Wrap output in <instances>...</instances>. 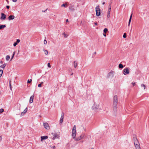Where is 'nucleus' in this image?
<instances>
[{"label": "nucleus", "mask_w": 149, "mask_h": 149, "mask_svg": "<svg viewBox=\"0 0 149 149\" xmlns=\"http://www.w3.org/2000/svg\"><path fill=\"white\" fill-rule=\"evenodd\" d=\"M118 102V96L117 95H115L113 97V109L114 111H116V110L117 108Z\"/></svg>", "instance_id": "1"}, {"label": "nucleus", "mask_w": 149, "mask_h": 149, "mask_svg": "<svg viewBox=\"0 0 149 149\" xmlns=\"http://www.w3.org/2000/svg\"><path fill=\"white\" fill-rule=\"evenodd\" d=\"M76 127L75 125H74L72 131V136L73 137V139L75 138L76 134Z\"/></svg>", "instance_id": "2"}, {"label": "nucleus", "mask_w": 149, "mask_h": 149, "mask_svg": "<svg viewBox=\"0 0 149 149\" xmlns=\"http://www.w3.org/2000/svg\"><path fill=\"white\" fill-rule=\"evenodd\" d=\"M114 72L113 71H111L109 72L107 75V78H112L114 76Z\"/></svg>", "instance_id": "3"}, {"label": "nucleus", "mask_w": 149, "mask_h": 149, "mask_svg": "<svg viewBox=\"0 0 149 149\" xmlns=\"http://www.w3.org/2000/svg\"><path fill=\"white\" fill-rule=\"evenodd\" d=\"M95 10L96 15L97 16H99L100 15V11L99 6H98L95 8Z\"/></svg>", "instance_id": "4"}, {"label": "nucleus", "mask_w": 149, "mask_h": 149, "mask_svg": "<svg viewBox=\"0 0 149 149\" xmlns=\"http://www.w3.org/2000/svg\"><path fill=\"white\" fill-rule=\"evenodd\" d=\"M84 136V134H82L79 137H77V138H74L75 140L76 141H79L81 139H82L83 138Z\"/></svg>", "instance_id": "5"}, {"label": "nucleus", "mask_w": 149, "mask_h": 149, "mask_svg": "<svg viewBox=\"0 0 149 149\" xmlns=\"http://www.w3.org/2000/svg\"><path fill=\"white\" fill-rule=\"evenodd\" d=\"M123 74L124 75H126L129 73L130 71L128 68H126L124 69Z\"/></svg>", "instance_id": "6"}, {"label": "nucleus", "mask_w": 149, "mask_h": 149, "mask_svg": "<svg viewBox=\"0 0 149 149\" xmlns=\"http://www.w3.org/2000/svg\"><path fill=\"white\" fill-rule=\"evenodd\" d=\"M43 126L47 130L49 129V127L48 124L47 123H43Z\"/></svg>", "instance_id": "7"}, {"label": "nucleus", "mask_w": 149, "mask_h": 149, "mask_svg": "<svg viewBox=\"0 0 149 149\" xmlns=\"http://www.w3.org/2000/svg\"><path fill=\"white\" fill-rule=\"evenodd\" d=\"M6 18V15L3 13H1V16L0 19L2 20H4Z\"/></svg>", "instance_id": "8"}, {"label": "nucleus", "mask_w": 149, "mask_h": 149, "mask_svg": "<svg viewBox=\"0 0 149 149\" xmlns=\"http://www.w3.org/2000/svg\"><path fill=\"white\" fill-rule=\"evenodd\" d=\"M59 137V135L57 133H55L54 135V137L52 138V140H54L56 138H58Z\"/></svg>", "instance_id": "9"}, {"label": "nucleus", "mask_w": 149, "mask_h": 149, "mask_svg": "<svg viewBox=\"0 0 149 149\" xmlns=\"http://www.w3.org/2000/svg\"><path fill=\"white\" fill-rule=\"evenodd\" d=\"M15 18V16L13 15H10L8 18V20H10L13 19Z\"/></svg>", "instance_id": "10"}, {"label": "nucleus", "mask_w": 149, "mask_h": 149, "mask_svg": "<svg viewBox=\"0 0 149 149\" xmlns=\"http://www.w3.org/2000/svg\"><path fill=\"white\" fill-rule=\"evenodd\" d=\"M134 144L135 146L140 145L139 142L138 141V140H136V141H134Z\"/></svg>", "instance_id": "11"}, {"label": "nucleus", "mask_w": 149, "mask_h": 149, "mask_svg": "<svg viewBox=\"0 0 149 149\" xmlns=\"http://www.w3.org/2000/svg\"><path fill=\"white\" fill-rule=\"evenodd\" d=\"M48 138V136H41V140L42 141L43 140L46 139Z\"/></svg>", "instance_id": "12"}, {"label": "nucleus", "mask_w": 149, "mask_h": 149, "mask_svg": "<svg viewBox=\"0 0 149 149\" xmlns=\"http://www.w3.org/2000/svg\"><path fill=\"white\" fill-rule=\"evenodd\" d=\"M33 95L32 96L30 97V103H32L33 102Z\"/></svg>", "instance_id": "13"}, {"label": "nucleus", "mask_w": 149, "mask_h": 149, "mask_svg": "<svg viewBox=\"0 0 149 149\" xmlns=\"http://www.w3.org/2000/svg\"><path fill=\"white\" fill-rule=\"evenodd\" d=\"M132 14L130 16V18L129 20V22H128V26H129L130 25V23L131 21L132 18Z\"/></svg>", "instance_id": "14"}, {"label": "nucleus", "mask_w": 149, "mask_h": 149, "mask_svg": "<svg viewBox=\"0 0 149 149\" xmlns=\"http://www.w3.org/2000/svg\"><path fill=\"white\" fill-rule=\"evenodd\" d=\"M118 67L119 68L122 69L123 68V66L122 64L120 63Z\"/></svg>", "instance_id": "15"}, {"label": "nucleus", "mask_w": 149, "mask_h": 149, "mask_svg": "<svg viewBox=\"0 0 149 149\" xmlns=\"http://www.w3.org/2000/svg\"><path fill=\"white\" fill-rule=\"evenodd\" d=\"M6 64L4 63L3 65H1L0 67L3 68H4L6 66Z\"/></svg>", "instance_id": "16"}, {"label": "nucleus", "mask_w": 149, "mask_h": 149, "mask_svg": "<svg viewBox=\"0 0 149 149\" xmlns=\"http://www.w3.org/2000/svg\"><path fill=\"white\" fill-rule=\"evenodd\" d=\"M6 27V25H0V29H2L3 28Z\"/></svg>", "instance_id": "17"}, {"label": "nucleus", "mask_w": 149, "mask_h": 149, "mask_svg": "<svg viewBox=\"0 0 149 149\" xmlns=\"http://www.w3.org/2000/svg\"><path fill=\"white\" fill-rule=\"evenodd\" d=\"M141 87L142 88H143V89H144V90L145 89V88H146V86L145 85H144L143 84H141Z\"/></svg>", "instance_id": "18"}, {"label": "nucleus", "mask_w": 149, "mask_h": 149, "mask_svg": "<svg viewBox=\"0 0 149 149\" xmlns=\"http://www.w3.org/2000/svg\"><path fill=\"white\" fill-rule=\"evenodd\" d=\"M63 118H64V114L62 112V114H61V116L60 118V120H63Z\"/></svg>", "instance_id": "19"}, {"label": "nucleus", "mask_w": 149, "mask_h": 149, "mask_svg": "<svg viewBox=\"0 0 149 149\" xmlns=\"http://www.w3.org/2000/svg\"><path fill=\"white\" fill-rule=\"evenodd\" d=\"M110 16V11H108L107 12V17L109 18Z\"/></svg>", "instance_id": "20"}, {"label": "nucleus", "mask_w": 149, "mask_h": 149, "mask_svg": "<svg viewBox=\"0 0 149 149\" xmlns=\"http://www.w3.org/2000/svg\"><path fill=\"white\" fill-rule=\"evenodd\" d=\"M69 10L70 11H74V9L72 7L69 8Z\"/></svg>", "instance_id": "21"}, {"label": "nucleus", "mask_w": 149, "mask_h": 149, "mask_svg": "<svg viewBox=\"0 0 149 149\" xmlns=\"http://www.w3.org/2000/svg\"><path fill=\"white\" fill-rule=\"evenodd\" d=\"M10 58V56H9L8 55H7L6 56V59L7 61H8L9 60V59Z\"/></svg>", "instance_id": "22"}, {"label": "nucleus", "mask_w": 149, "mask_h": 149, "mask_svg": "<svg viewBox=\"0 0 149 149\" xmlns=\"http://www.w3.org/2000/svg\"><path fill=\"white\" fill-rule=\"evenodd\" d=\"M43 51L44 52L45 54L46 55H47L48 53V51L47 50H43Z\"/></svg>", "instance_id": "23"}, {"label": "nucleus", "mask_w": 149, "mask_h": 149, "mask_svg": "<svg viewBox=\"0 0 149 149\" xmlns=\"http://www.w3.org/2000/svg\"><path fill=\"white\" fill-rule=\"evenodd\" d=\"M133 140L134 141H136V140H137V139L136 138V135H134L133 136Z\"/></svg>", "instance_id": "24"}, {"label": "nucleus", "mask_w": 149, "mask_h": 149, "mask_svg": "<svg viewBox=\"0 0 149 149\" xmlns=\"http://www.w3.org/2000/svg\"><path fill=\"white\" fill-rule=\"evenodd\" d=\"M77 65V63H75V61L74 62V66L75 68H76Z\"/></svg>", "instance_id": "25"}, {"label": "nucleus", "mask_w": 149, "mask_h": 149, "mask_svg": "<svg viewBox=\"0 0 149 149\" xmlns=\"http://www.w3.org/2000/svg\"><path fill=\"white\" fill-rule=\"evenodd\" d=\"M27 108L26 107L24 110V111L23 112H24V113H25L27 112Z\"/></svg>", "instance_id": "26"}, {"label": "nucleus", "mask_w": 149, "mask_h": 149, "mask_svg": "<svg viewBox=\"0 0 149 149\" xmlns=\"http://www.w3.org/2000/svg\"><path fill=\"white\" fill-rule=\"evenodd\" d=\"M3 73V70H0V77H1Z\"/></svg>", "instance_id": "27"}, {"label": "nucleus", "mask_w": 149, "mask_h": 149, "mask_svg": "<svg viewBox=\"0 0 149 149\" xmlns=\"http://www.w3.org/2000/svg\"><path fill=\"white\" fill-rule=\"evenodd\" d=\"M108 31V29L107 28H105L104 30V32L106 33Z\"/></svg>", "instance_id": "28"}, {"label": "nucleus", "mask_w": 149, "mask_h": 149, "mask_svg": "<svg viewBox=\"0 0 149 149\" xmlns=\"http://www.w3.org/2000/svg\"><path fill=\"white\" fill-rule=\"evenodd\" d=\"M63 34L64 35V38H66L67 37V36L65 33H63Z\"/></svg>", "instance_id": "29"}, {"label": "nucleus", "mask_w": 149, "mask_h": 149, "mask_svg": "<svg viewBox=\"0 0 149 149\" xmlns=\"http://www.w3.org/2000/svg\"><path fill=\"white\" fill-rule=\"evenodd\" d=\"M61 7H64L65 8H66L67 7V6H66L65 5V4H62L61 6Z\"/></svg>", "instance_id": "30"}, {"label": "nucleus", "mask_w": 149, "mask_h": 149, "mask_svg": "<svg viewBox=\"0 0 149 149\" xmlns=\"http://www.w3.org/2000/svg\"><path fill=\"white\" fill-rule=\"evenodd\" d=\"M32 81V79H30V80L28 79L27 81V83H30Z\"/></svg>", "instance_id": "31"}, {"label": "nucleus", "mask_w": 149, "mask_h": 149, "mask_svg": "<svg viewBox=\"0 0 149 149\" xmlns=\"http://www.w3.org/2000/svg\"><path fill=\"white\" fill-rule=\"evenodd\" d=\"M4 111V110L3 109H0V113H2Z\"/></svg>", "instance_id": "32"}, {"label": "nucleus", "mask_w": 149, "mask_h": 149, "mask_svg": "<svg viewBox=\"0 0 149 149\" xmlns=\"http://www.w3.org/2000/svg\"><path fill=\"white\" fill-rule=\"evenodd\" d=\"M126 37V33H124L123 35V37L125 38Z\"/></svg>", "instance_id": "33"}, {"label": "nucleus", "mask_w": 149, "mask_h": 149, "mask_svg": "<svg viewBox=\"0 0 149 149\" xmlns=\"http://www.w3.org/2000/svg\"><path fill=\"white\" fill-rule=\"evenodd\" d=\"M47 66L49 68H50L51 67V66L50 65V63H48V64H47Z\"/></svg>", "instance_id": "34"}, {"label": "nucleus", "mask_w": 149, "mask_h": 149, "mask_svg": "<svg viewBox=\"0 0 149 149\" xmlns=\"http://www.w3.org/2000/svg\"><path fill=\"white\" fill-rule=\"evenodd\" d=\"M17 43L16 42H15L13 44V46L14 47H15L17 45Z\"/></svg>", "instance_id": "35"}, {"label": "nucleus", "mask_w": 149, "mask_h": 149, "mask_svg": "<svg viewBox=\"0 0 149 149\" xmlns=\"http://www.w3.org/2000/svg\"><path fill=\"white\" fill-rule=\"evenodd\" d=\"M47 43V41L46 40H45L44 41V44H46Z\"/></svg>", "instance_id": "36"}, {"label": "nucleus", "mask_w": 149, "mask_h": 149, "mask_svg": "<svg viewBox=\"0 0 149 149\" xmlns=\"http://www.w3.org/2000/svg\"><path fill=\"white\" fill-rule=\"evenodd\" d=\"M24 114H25V113H24V112H22L21 113L20 116H23V115H24Z\"/></svg>", "instance_id": "37"}, {"label": "nucleus", "mask_w": 149, "mask_h": 149, "mask_svg": "<svg viewBox=\"0 0 149 149\" xmlns=\"http://www.w3.org/2000/svg\"><path fill=\"white\" fill-rule=\"evenodd\" d=\"M20 42V40L19 39H17V42H16L17 43H19Z\"/></svg>", "instance_id": "38"}, {"label": "nucleus", "mask_w": 149, "mask_h": 149, "mask_svg": "<svg viewBox=\"0 0 149 149\" xmlns=\"http://www.w3.org/2000/svg\"><path fill=\"white\" fill-rule=\"evenodd\" d=\"M132 84L133 85V86H134L135 84V82H132Z\"/></svg>", "instance_id": "39"}, {"label": "nucleus", "mask_w": 149, "mask_h": 149, "mask_svg": "<svg viewBox=\"0 0 149 149\" xmlns=\"http://www.w3.org/2000/svg\"><path fill=\"white\" fill-rule=\"evenodd\" d=\"M63 120H60V123H63Z\"/></svg>", "instance_id": "40"}, {"label": "nucleus", "mask_w": 149, "mask_h": 149, "mask_svg": "<svg viewBox=\"0 0 149 149\" xmlns=\"http://www.w3.org/2000/svg\"><path fill=\"white\" fill-rule=\"evenodd\" d=\"M42 86V85L41 84H40L38 85V87H41Z\"/></svg>", "instance_id": "41"}, {"label": "nucleus", "mask_w": 149, "mask_h": 149, "mask_svg": "<svg viewBox=\"0 0 149 149\" xmlns=\"http://www.w3.org/2000/svg\"><path fill=\"white\" fill-rule=\"evenodd\" d=\"M111 10V8H109L108 10V11H110Z\"/></svg>", "instance_id": "42"}, {"label": "nucleus", "mask_w": 149, "mask_h": 149, "mask_svg": "<svg viewBox=\"0 0 149 149\" xmlns=\"http://www.w3.org/2000/svg\"><path fill=\"white\" fill-rule=\"evenodd\" d=\"M2 140V137L1 136H0V142Z\"/></svg>", "instance_id": "43"}, {"label": "nucleus", "mask_w": 149, "mask_h": 149, "mask_svg": "<svg viewBox=\"0 0 149 149\" xmlns=\"http://www.w3.org/2000/svg\"><path fill=\"white\" fill-rule=\"evenodd\" d=\"M6 7L8 9L10 8V6H7Z\"/></svg>", "instance_id": "44"}, {"label": "nucleus", "mask_w": 149, "mask_h": 149, "mask_svg": "<svg viewBox=\"0 0 149 149\" xmlns=\"http://www.w3.org/2000/svg\"><path fill=\"white\" fill-rule=\"evenodd\" d=\"M109 8H111V4L110 3L109 6Z\"/></svg>", "instance_id": "45"}, {"label": "nucleus", "mask_w": 149, "mask_h": 149, "mask_svg": "<svg viewBox=\"0 0 149 149\" xmlns=\"http://www.w3.org/2000/svg\"><path fill=\"white\" fill-rule=\"evenodd\" d=\"M14 56L12 55V56L11 57V59H10V61H11L13 59V58L14 57Z\"/></svg>", "instance_id": "46"}, {"label": "nucleus", "mask_w": 149, "mask_h": 149, "mask_svg": "<svg viewBox=\"0 0 149 149\" xmlns=\"http://www.w3.org/2000/svg\"><path fill=\"white\" fill-rule=\"evenodd\" d=\"M17 0H12V1L14 2H15L17 1Z\"/></svg>", "instance_id": "47"}, {"label": "nucleus", "mask_w": 149, "mask_h": 149, "mask_svg": "<svg viewBox=\"0 0 149 149\" xmlns=\"http://www.w3.org/2000/svg\"><path fill=\"white\" fill-rule=\"evenodd\" d=\"M9 86H10V88L11 89V84H10V82Z\"/></svg>", "instance_id": "48"}, {"label": "nucleus", "mask_w": 149, "mask_h": 149, "mask_svg": "<svg viewBox=\"0 0 149 149\" xmlns=\"http://www.w3.org/2000/svg\"><path fill=\"white\" fill-rule=\"evenodd\" d=\"M94 24L95 25H98L97 24V23H94Z\"/></svg>", "instance_id": "49"}, {"label": "nucleus", "mask_w": 149, "mask_h": 149, "mask_svg": "<svg viewBox=\"0 0 149 149\" xmlns=\"http://www.w3.org/2000/svg\"><path fill=\"white\" fill-rule=\"evenodd\" d=\"M103 36H105V37H106V34H104V33H103Z\"/></svg>", "instance_id": "50"}, {"label": "nucleus", "mask_w": 149, "mask_h": 149, "mask_svg": "<svg viewBox=\"0 0 149 149\" xmlns=\"http://www.w3.org/2000/svg\"><path fill=\"white\" fill-rule=\"evenodd\" d=\"M15 53V52H14L13 53V55L14 56Z\"/></svg>", "instance_id": "51"}, {"label": "nucleus", "mask_w": 149, "mask_h": 149, "mask_svg": "<svg viewBox=\"0 0 149 149\" xmlns=\"http://www.w3.org/2000/svg\"><path fill=\"white\" fill-rule=\"evenodd\" d=\"M105 4V2H103V3H102V4L103 5H104Z\"/></svg>", "instance_id": "52"}, {"label": "nucleus", "mask_w": 149, "mask_h": 149, "mask_svg": "<svg viewBox=\"0 0 149 149\" xmlns=\"http://www.w3.org/2000/svg\"><path fill=\"white\" fill-rule=\"evenodd\" d=\"M66 22H69L68 19H66Z\"/></svg>", "instance_id": "53"}, {"label": "nucleus", "mask_w": 149, "mask_h": 149, "mask_svg": "<svg viewBox=\"0 0 149 149\" xmlns=\"http://www.w3.org/2000/svg\"><path fill=\"white\" fill-rule=\"evenodd\" d=\"M43 83V82H41L40 83V84H41L42 85Z\"/></svg>", "instance_id": "54"}, {"label": "nucleus", "mask_w": 149, "mask_h": 149, "mask_svg": "<svg viewBox=\"0 0 149 149\" xmlns=\"http://www.w3.org/2000/svg\"><path fill=\"white\" fill-rule=\"evenodd\" d=\"M0 63L1 64H2L3 63V62L2 61H0Z\"/></svg>", "instance_id": "55"}, {"label": "nucleus", "mask_w": 149, "mask_h": 149, "mask_svg": "<svg viewBox=\"0 0 149 149\" xmlns=\"http://www.w3.org/2000/svg\"><path fill=\"white\" fill-rule=\"evenodd\" d=\"M53 148H55V146H53Z\"/></svg>", "instance_id": "56"}, {"label": "nucleus", "mask_w": 149, "mask_h": 149, "mask_svg": "<svg viewBox=\"0 0 149 149\" xmlns=\"http://www.w3.org/2000/svg\"><path fill=\"white\" fill-rule=\"evenodd\" d=\"M47 10V9H46V10H45L44 11H42V12H45V11H46Z\"/></svg>", "instance_id": "57"}, {"label": "nucleus", "mask_w": 149, "mask_h": 149, "mask_svg": "<svg viewBox=\"0 0 149 149\" xmlns=\"http://www.w3.org/2000/svg\"><path fill=\"white\" fill-rule=\"evenodd\" d=\"M6 1H7L8 2V0H6Z\"/></svg>", "instance_id": "58"}, {"label": "nucleus", "mask_w": 149, "mask_h": 149, "mask_svg": "<svg viewBox=\"0 0 149 149\" xmlns=\"http://www.w3.org/2000/svg\"><path fill=\"white\" fill-rule=\"evenodd\" d=\"M73 74V73H72L71 74V75H72Z\"/></svg>", "instance_id": "59"}, {"label": "nucleus", "mask_w": 149, "mask_h": 149, "mask_svg": "<svg viewBox=\"0 0 149 149\" xmlns=\"http://www.w3.org/2000/svg\"><path fill=\"white\" fill-rule=\"evenodd\" d=\"M91 149H94L93 148H91Z\"/></svg>", "instance_id": "60"}, {"label": "nucleus", "mask_w": 149, "mask_h": 149, "mask_svg": "<svg viewBox=\"0 0 149 149\" xmlns=\"http://www.w3.org/2000/svg\"><path fill=\"white\" fill-rule=\"evenodd\" d=\"M96 54V52H95V54Z\"/></svg>", "instance_id": "61"}]
</instances>
